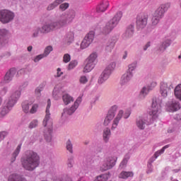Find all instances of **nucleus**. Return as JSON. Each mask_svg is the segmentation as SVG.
I'll list each match as a JSON object with an SVG mask.
<instances>
[{
	"instance_id": "obj_1",
	"label": "nucleus",
	"mask_w": 181,
	"mask_h": 181,
	"mask_svg": "<svg viewBox=\"0 0 181 181\" xmlns=\"http://www.w3.org/2000/svg\"><path fill=\"white\" fill-rule=\"evenodd\" d=\"M74 19V12H71L69 14H62L59 20L54 21L49 24H45L42 26L40 30L41 33H49L51 30H57L62 29L70 23Z\"/></svg>"
},
{
	"instance_id": "obj_2",
	"label": "nucleus",
	"mask_w": 181,
	"mask_h": 181,
	"mask_svg": "<svg viewBox=\"0 0 181 181\" xmlns=\"http://www.w3.org/2000/svg\"><path fill=\"white\" fill-rule=\"evenodd\" d=\"M40 163V158L37 153L33 151H27L25 155L21 158V165L25 170L33 172Z\"/></svg>"
},
{
	"instance_id": "obj_3",
	"label": "nucleus",
	"mask_w": 181,
	"mask_h": 181,
	"mask_svg": "<svg viewBox=\"0 0 181 181\" xmlns=\"http://www.w3.org/2000/svg\"><path fill=\"white\" fill-rule=\"evenodd\" d=\"M42 125L44 127L43 136L46 142H52L53 141V119L50 117V115H46Z\"/></svg>"
},
{
	"instance_id": "obj_4",
	"label": "nucleus",
	"mask_w": 181,
	"mask_h": 181,
	"mask_svg": "<svg viewBox=\"0 0 181 181\" xmlns=\"http://www.w3.org/2000/svg\"><path fill=\"white\" fill-rule=\"evenodd\" d=\"M158 118V115L156 114H148L139 116L136 121V127L139 129H145L146 125H151L153 124L156 119Z\"/></svg>"
},
{
	"instance_id": "obj_5",
	"label": "nucleus",
	"mask_w": 181,
	"mask_h": 181,
	"mask_svg": "<svg viewBox=\"0 0 181 181\" xmlns=\"http://www.w3.org/2000/svg\"><path fill=\"white\" fill-rule=\"evenodd\" d=\"M21 98V90L14 91L11 95L9 97L8 100L5 102V105L1 110L2 114H8L9 111L13 108L17 101Z\"/></svg>"
},
{
	"instance_id": "obj_6",
	"label": "nucleus",
	"mask_w": 181,
	"mask_h": 181,
	"mask_svg": "<svg viewBox=\"0 0 181 181\" xmlns=\"http://www.w3.org/2000/svg\"><path fill=\"white\" fill-rule=\"evenodd\" d=\"M121 18H122V12H117L115 16L106 23L105 26L103 28V33L104 35H108L115 26L118 25V22L121 21Z\"/></svg>"
},
{
	"instance_id": "obj_7",
	"label": "nucleus",
	"mask_w": 181,
	"mask_h": 181,
	"mask_svg": "<svg viewBox=\"0 0 181 181\" xmlns=\"http://www.w3.org/2000/svg\"><path fill=\"white\" fill-rule=\"evenodd\" d=\"M15 18V13L9 10H0V22L1 23H9L11 21H13Z\"/></svg>"
},
{
	"instance_id": "obj_8",
	"label": "nucleus",
	"mask_w": 181,
	"mask_h": 181,
	"mask_svg": "<svg viewBox=\"0 0 181 181\" xmlns=\"http://www.w3.org/2000/svg\"><path fill=\"white\" fill-rule=\"evenodd\" d=\"M136 68V63H133L129 65V69L127 73L123 74L121 78V81H120L121 84L122 85L127 84V83H128V81H129V80L132 78V72L134 71V70H135Z\"/></svg>"
},
{
	"instance_id": "obj_9",
	"label": "nucleus",
	"mask_w": 181,
	"mask_h": 181,
	"mask_svg": "<svg viewBox=\"0 0 181 181\" xmlns=\"http://www.w3.org/2000/svg\"><path fill=\"white\" fill-rule=\"evenodd\" d=\"M96 59V53H92L90 54V56L86 59V64L83 69V73H90V71L94 69V66H95L94 62H95Z\"/></svg>"
},
{
	"instance_id": "obj_10",
	"label": "nucleus",
	"mask_w": 181,
	"mask_h": 181,
	"mask_svg": "<svg viewBox=\"0 0 181 181\" xmlns=\"http://www.w3.org/2000/svg\"><path fill=\"white\" fill-rule=\"evenodd\" d=\"M148 15L144 13L139 14L136 17V25L138 29H144L148 25Z\"/></svg>"
},
{
	"instance_id": "obj_11",
	"label": "nucleus",
	"mask_w": 181,
	"mask_h": 181,
	"mask_svg": "<svg viewBox=\"0 0 181 181\" xmlns=\"http://www.w3.org/2000/svg\"><path fill=\"white\" fill-rule=\"evenodd\" d=\"M95 33L94 31H90L83 38L81 43V49H87L88 46L93 43V40H94V36Z\"/></svg>"
},
{
	"instance_id": "obj_12",
	"label": "nucleus",
	"mask_w": 181,
	"mask_h": 181,
	"mask_svg": "<svg viewBox=\"0 0 181 181\" xmlns=\"http://www.w3.org/2000/svg\"><path fill=\"white\" fill-rule=\"evenodd\" d=\"M173 88L172 83L170 82H162L160 87V93L162 97H168V93H170V90Z\"/></svg>"
},
{
	"instance_id": "obj_13",
	"label": "nucleus",
	"mask_w": 181,
	"mask_h": 181,
	"mask_svg": "<svg viewBox=\"0 0 181 181\" xmlns=\"http://www.w3.org/2000/svg\"><path fill=\"white\" fill-rule=\"evenodd\" d=\"M160 104H162V100L158 98H153L152 99L151 108V114H158V112H160Z\"/></svg>"
},
{
	"instance_id": "obj_14",
	"label": "nucleus",
	"mask_w": 181,
	"mask_h": 181,
	"mask_svg": "<svg viewBox=\"0 0 181 181\" xmlns=\"http://www.w3.org/2000/svg\"><path fill=\"white\" fill-rule=\"evenodd\" d=\"M170 7V4L169 3L161 4L160 6L156 10L153 15L157 16V18H160V19H162V18H163L165 12L168 11V9H169Z\"/></svg>"
},
{
	"instance_id": "obj_15",
	"label": "nucleus",
	"mask_w": 181,
	"mask_h": 181,
	"mask_svg": "<svg viewBox=\"0 0 181 181\" xmlns=\"http://www.w3.org/2000/svg\"><path fill=\"white\" fill-rule=\"evenodd\" d=\"M16 74V69L11 68L9 71H8L4 76V83H7L11 81L13 76Z\"/></svg>"
},
{
	"instance_id": "obj_16",
	"label": "nucleus",
	"mask_w": 181,
	"mask_h": 181,
	"mask_svg": "<svg viewBox=\"0 0 181 181\" xmlns=\"http://www.w3.org/2000/svg\"><path fill=\"white\" fill-rule=\"evenodd\" d=\"M170 147V144H167L165 146H164L161 149L157 151L153 156L150 159L151 162H155V160H156V159H158V158H159V156H160V155L163 154L165 153V150L168 149V148Z\"/></svg>"
},
{
	"instance_id": "obj_17",
	"label": "nucleus",
	"mask_w": 181,
	"mask_h": 181,
	"mask_svg": "<svg viewBox=\"0 0 181 181\" xmlns=\"http://www.w3.org/2000/svg\"><path fill=\"white\" fill-rule=\"evenodd\" d=\"M108 6H110V3L108 1H103L97 6L96 12H98V13L105 12Z\"/></svg>"
},
{
	"instance_id": "obj_18",
	"label": "nucleus",
	"mask_w": 181,
	"mask_h": 181,
	"mask_svg": "<svg viewBox=\"0 0 181 181\" xmlns=\"http://www.w3.org/2000/svg\"><path fill=\"white\" fill-rule=\"evenodd\" d=\"M110 75H111L110 71L105 69L103 72L101 74L100 76L99 77L98 83L103 84L104 81H107V80H108Z\"/></svg>"
},
{
	"instance_id": "obj_19",
	"label": "nucleus",
	"mask_w": 181,
	"mask_h": 181,
	"mask_svg": "<svg viewBox=\"0 0 181 181\" xmlns=\"http://www.w3.org/2000/svg\"><path fill=\"white\" fill-rule=\"evenodd\" d=\"M168 110L171 112H174V111H178L180 110V104L178 102L173 101L168 105Z\"/></svg>"
},
{
	"instance_id": "obj_20",
	"label": "nucleus",
	"mask_w": 181,
	"mask_h": 181,
	"mask_svg": "<svg viewBox=\"0 0 181 181\" xmlns=\"http://www.w3.org/2000/svg\"><path fill=\"white\" fill-rule=\"evenodd\" d=\"M132 36H134V25H130L123 34V39H129V37H132Z\"/></svg>"
},
{
	"instance_id": "obj_21",
	"label": "nucleus",
	"mask_w": 181,
	"mask_h": 181,
	"mask_svg": "<svg viewBox=\"0 0 181 181\" xmlns=\"http://www.w3.org/2000/svg\"><path fill=\"white\" fill-rule=\"evenodd\" d=\"M104 160L105 161L106 164H107L109 168H110V169H112V168H114L115 165H116L117 163V157L109 156L106 158Z\"/></svg>"
},
{
	"instance_id": "obj_22",
	"label": "nucleus",
	"mask_w": 181,
	"mask_h": 181,
	"mask_svg": "<svg viewBox=\"0 0 181 181\" xmlns=\"http://www.w3.org/2000/svg\"><path fill=\"white\" fill-rule=\"evenodd\" d=\"M81 101H83V95L79 96L76 100L74 102V105H72L69 109V112L72 113L76 112V110L78 108V105L81 104Z\"/></svg>"
},
{
	"instance_id": "obj_23",
	"label": "nucleus",
	"mask_w": 181,
	"mask_h": 181,
	"mask_svg": "<svg viewBox=\"0 0 181 181\" xmlns=\"http://www.w3.org/2000/svg\"><path fill=\"white\" fill-rule=\"evenodd\" d=\"M110 138H111V129L110 128H105L103 132V139L105 144L110 142Z\"/></svg>"
},
{
	"instance_id": "obj_24",
	"label": "nucleus",
	"mask_w": 181,
	"mask_h": 181,
	"mask_svg": "<svg viewBox=\"0 0 181 181\" xmlns=\"http://www.w3.org/2000/svg\"><path fill=\"white\" fill-rule=\"evenodd\" d=\"M21 149H22V144H18L11 155V162L13 163L16 160L18 155L21 153Z\"/></svg>"
},
{
	"instance_id": "obj_25",
	"label": "nucleus",
	"mask_w": 181,
	"mask_h": 181,
	"mask_svg": "<svg viewBox=\"0 0 181 181\" xmlns=\"http://www.w3.org/2000/svg\"><path fill=\"white\" fill-rule=\"evenodd\" d=\"M119 179H128V177H134V172L132 171H122L119 175Z\"/></svg>"
},
{
	"instance_id": "obj_26",
	"label": "nucleus",
	"mask_w": 181,
	"mask_h": 181,
	"mask_svg": "<svg viewBox=\"0 0 181 181\" xmlns=\"http://www.w3.org/2000/svg\"><path fill=\"white\" fill-rule=\"evenodd\" d=\"M131 158V155L129 153H127L124 156L123 160L119 164L120 169H125L127 168V165L128 164V160H129Z\"/></svg>"
},
{
	"instance_id": "obj_27",
	"label": "nucleus",
	"mask_w": 181,
	"mask_h": 181,
	"mask_svg": "<svg viewBox=\"0 0 181 181\" xmlns=\"http://www.w3.org/2000/svg\"><path fill=\"white\" fill-rule=\"evenodd\" d=\"M8 181H27V180L26 179H25L24 177H22L18 175L12 174L8 177Z\"/></svg>"
},
{
	"instance_id": "obj_28",
	"label": "nucleus",
	"mask_w": 181,
	"mask_h": 181,
	"mask_svg": "<svg viewBox=\"0 0 181 181\" xmlns=\"http://www.w3.org/2000/svg\"><path fill=\"white\" fill-rule=\"evenodd\" d=\"M114 114H108L107 116L105 117L104 122H103V125L105 127H108L111 124V121L114 119Z\"/></svg>"
},
{
	"instance_id": "obj_29",
	"label": "nucleus",
	"mask_w": 181,
	"mask_h": 181,
	"mask_svg": "<svg viewBox=\"0 0 181 181\" xmlns=\"http://www.w3.org/2000/svg\"><path fill=\"white\" fill-rule=\"evenodd\" d=\"M62 99H63V101H64V103L65 104V105H69V104H70V103H73V101H74V99L73 98V97H71L69 94H64L62 96Z\"/></svg>"
},
{
	"instance_id": "obj_30",
	"label": "nucleus",
	"mask_w": 181,
	"mask_h": 181,
	"mask_svg": "<svg viewBox=\"0 0 181 181\" xmlns=\"http://www.w3.org/2000/svg\"><path fill=\"white\" fill-rule=\"evenodd\" d=\"M6 33H8V31H6V30H0V47H2V46L5 45V41L4 40V39L5 36H6Z\"/></svg>"
},
{
	"instance_id": "obj_31",
	"label": "nucleus",
	"mask_w": 181,
	"mask_h": 181,
	"mask_svg": "<svg viewBox=\"0 0 181 181\" xmlns=\"http://www.w3.org/2000/svg\"><path fill=\"white\" fill-rule=\"evenodd\" d=\"M65 0H55L54 3L49 4L47 7V11H52L56 8V6H59L60 4L64 2Z\"/></svg>"
},
{
	"instance_id": "obj_32",
	"label": "nucleus",
	"mask_w": 181,
	"mask_h": 181,
	"mask_svg": "<svg viewBox=\"0 0 181 181\" xmlns=\"http://www.w3.org/2000/svg\"><path fill=\"white\" fill-rule=\"evenodd\" d=\"M121 118H122V114H118L114 121L113 123L112 124V127L111 129H115V128H117V127H118V123L119 122V120L121 119Z\"/></svg>"
},
{
	"instance_id": "obj_33",
	"label": "nucleus",
	"mask_w": 181,
	"mask_h": 181,
	"mask_svg": "<svg viewBox=\"0 0 181 181\" xmlns=\"http://www.w3.org/2000/svg\"><path fill=\"white\" fill-rule=\"evenodd\" d=\"M110 179V173L102 174L96 177L95 181H107Z\"/></svg>"
},
{
	"instance_id": "obj_34",
	"label": "nucleus",
	"mask_w": 181,
	"mask_h": 181,
	"mask_svg": "<svg viewBox=\"0 0 181 181\" xmlns=\"http://www.w3.org/2000/svg\"><path fill=\"white\" fill-rule=\"evenodd\" d=\"M115 46V41H109L106 45L105 50L107 53L112 52L114 47Z\"/></svg>"
},
{
	"instance_id": "obj_35",
	"label": "nucleus",
	"mask_w": 181,
	"mask_h": 181,
	"mask_svg": "<svg viewBox=\"0 0 181 181\" xmlns=\"http://www.w3.org/2000/svg\"><path fill=\"white\" fill-rule=\"evenodd\" d=\"M174 94L178 100H181V84H179L175 87Z\"/></svg>"
},
{
	"instance_id": "obj_36",
	"label": "nucleus",
	"mask_w": 181,
	"mask_h": 181,
	"mask_svg": "<svg viewBox=\"0 0 181 181\" xmlns=\"http://www.w3.org/2000/svg\"><path fill=\"white\" fill-rule=\"evenodd\" d=\"M170 46V40H166L164 41L161 46L160 47V52H165L166 50V47H169Z\"/></svg>"
},
{
	"instance_id": "obj_37",
	"label": "nucleus",
	"mask_w": 181,
	"mask_h": 181,
	"mask_svg": "<svg viewBox=\"0 0 181 181\" xmlns=\"http://www.w3.org/2000/svg\"><path fill=\"white\" fill-rule=\"evenodd\" d=\"M73 40H74V33L73 32L68 33L66 37V41L68 43H71Z\"/></svg>"
},
{
	"instance_id": "obj_38",
	"label": "nucleus",
	"mask_w": 181,
	"mask_h": 181,
	"mask_svg": "<svg viewBox=\"0 0 181 181\" xmlns=\"http://www.w3.org/2000/svg\"><path fill=\"white\" fill-rule=\"evenodd\" d=\"M159 21H160V18L159 17L153 15V18H151L152 26H156V25L159 23Z\"/></svg>"
},
{
	"instance_id": "obj_39",
	"label": "nucleus",
	"mask_w": 181,
	"mask_h": 181,
	"mask_svg": "<svg viewBox=\"0 0 181 181\" xmlns=\"http://www.w3.org/2000/svg\"><path fill=\"white\" fill-rule=\"evenodd\" d=\"M111 169L108 164L104 160L102 165H100L101 172H105V170H110Z\"/></svg>"
},
{
	"instance_id": "obj_40",
	"label": "nucleus",
	"mask_w": 181,
	"mask_h": 181,
	"mask_svg": "<svg viewBox=\"0 0 181 181\" xmlns=\"http://www.w3.org/2000/svg\"><path fill=\"white\" fill-rule=\"evenodd\" d=\"M37 110H39V104L35 103L32 105L30 112V114H35V112H37Z\"/></svg>"
},
{
	"instance_id": "obj_41",
	"label": "nucleus",
	"mask_w": 181,
	"mask_h": 181,
	"mask_svg": "<svg viewBox=\"0 0 181 181\" xmlns=\"http://www.w3.org/2000/svg\"><path fill=\"white\" fill-rule=\"evenodd\" d=\"M66 149L70 153H73V143L71 140L66 141Z\"/></svg>"
},
{
	"instance_id": "obj_42",
	"label": "nucleus",
	"mask_w": 181,
	"mask_h": 181,
	"mask_svg": "<svg viewBox=\"0 0 181 181\" xmlns=\"http://www.w3.org/2000/svg\"><path fill=\"white\" fill-rule=\"evenodd\" d=\"M38 124H39V122H37V120H36V119L33 120L30 123L28 127L30 129H33V128H36V127H37Z\"/></svg>"
},
{
	"instance_id": "obj_43",
	"label": "nucleus",
	"mask_w": 181,
	"mask_h": 181,
	"mask_svg": "<svg viewBox=\"0 0 181 181\" xmlns=\"http://www.w3.org/2000/svg\"><path fill=\"white\" fill-rule=\"evenodd\" d=\"M150 90H151V88L144 87L141 90V93H140L141 95H142L143 97H145V95H146L148 93H149Z\"/></svg>"
},
{
	"instance_id": "obj_44",
	"label": "nucleus",
	"mask_w": 181,
	"mask_h": 181,
	"mask_svg": "<svg viewBox=\"0 0 181 181\" xmlns=\"http://www.w3.org/2000/svg\"><path fill=\"white\" fill-rule=\"evenodd\" d=\"M22 108L24 112H28L29 111V103L28 102H24L22 103Z\"/></svg>"
},
{
	"instance_id": "obj_45",
	"label": "nucleus",
	"mask_w": 181,
	"mask_h": 181,
	"mask_svg": "<svg viewBox=\"0 0 181 181\" xmlns=\"http://www.w3.org/2000/svg\"><path fill=\"white\" fill-rule=\"evenodd\" d=\"M53 51V47L52 46H48L45 48V52H44V56H49V54H50V52Z\"/></svg>"
},
{
	"instance_id": "obj_46",
	"label": "nucleus",
	"mask_w": 181,
	"mask_h": 181,
	"mask_svg": "<svg viewBox=\"0 0 181 181\" xmlns=\"http://www.w3.org/2000/svg\"><path fill=\"white\" fill-rule=\"evenodd\" d=\"M116 66H117V64H115V62H112L107 66V67L105 69V70H110V74H111V71H112V70H114V69H115Z\"/></svg>"
},
{
	"instance_id": "obj_47",
	"label": "nucleus",
	"mask_w": 181,
	"mask_h": 181,
	"mask_svg": "<svg viewBox=\"0 0 181 181\" xmlns=\"http://www.w3.org/2000/svg\"><path fill=\"white\" fill-rule=\"evenodd\" d=\"M117 110H118V106L113 105L112 106L108 111L109 114H115L117 112Z\"/></svg>"
},
{
	"instance_id": "obj_48",
	"label": "nucleus",
	"mask_w": 181,
	"mask_h": 181,
	"mask_svg": "<svg viewBox=\"0 0 181 181\" xmlns=\"http://www.w3.org/2000/svg\"><path fill=\"white\" fill-rule=\"evenodd\" d=\"M8 136L7 132H0V142H2Z\"/></svg>"
},
{
	"instance_id": "obj_49",
	"label": "nucleus",
	"mask_w": 181,
	"mask_h": 181,
	"mask_svg": "<svg viewBox=\"0 0 181 181\" xmlns=\"http://www.w3.org/2000/svg\"><path fill=\"white\" fill-rule=\"evenodd\" d=\"M71 60V57H70V54H65L63 57V62L64 63H69Z\"/></svg>"
},
{
	"instance_id": "obj_50",
	"label": "nucleus",
	"mask_w": 181,
	"mask_h": 181,
	"mask_svg": "<svg viewBox=\"0 0 181 181\" xmlns=\"http://www.w3.org/2000/svg\"><path fill=\"white\" fill-rule=\"evenodd\" d=\"M77 64H78L77 61L71 62L69 64V67H68L69 70H71V69H74V67H76V66H77Z\"/></svg>"
},
{
	"instance_id": "obj_51",
	"label": "nucleus",
	"mask_w": 181,
	"mask_h": 181,
	"mask_svg": "<svg viewBox=\"0 0 181 181\" xmlns=\"http://www.w3.org/2000/svg\"><path fill=\"white\" fill-rule=\"evenodd\" d=\"M79 82L81 83V84H86L88 82V79L86 76H82L79 78Z\"/></svg>"
},
{
	"instance_id": "obj_52",
	"label": "nucleus",
	"mask_w": 181,
	"mask_h": 181,
	"mask_svg": "<svg viewBox=\"0 0 181 181\" xmlns=\"http://www.w3.org/2000/svg\"><path fill=\"white\" fill-rule=\"evenodd\" d=\"M153 172V167L152 166V163H148L147 165L146 173L149 175V173H152Z\"/></svg>"
},
{
	"instance_id": "obj_53",
	"label": "nucleus",
	"mask_w": 181,
	"mask_h": 181,
	"mask_svg": "<svg viewBox=\"0 0 181 181\" xmlns=\"http://www.w3.org/2000/svg\"><path fill=\"white\" fill-rule=\"evenodd\" d=\"M67 8H69V4L67 3L62 4L59 6V9H61V11H66Z\"/></svg>"
},
{
	"instance_id": "obj_54",
	"label": "nucleus",
	"mask_w": 181,
	"mask_h": 181,
	"mask_svg": "<svg viewBox=\"0 0 181 181\" xmlns=\"http://www.w3.org/2000/svg\"><path fill=\"white\" fill-rule=\"evenodd\" d=\"M51 105H52V102L50 101V99H48L47 105V108L45 110L46 114H49V112H50V111L49 110H50Z\"/></svg>"
},
{
	"instance_id": "obj_55",
	"label": "nucleus",
	"mask_w": 181,
	"mask_h": 181,
	"mask_svg": "<svg viewBox=\"0 0 181 181\" xmlns=\"http://www.w3.org/2000/svg\"><path fill=\"white\" fill-rule=\"evenodd\" d=\"M43 57H45V54H40V55H37L35 59H34V62L35 63H37V62H39L40 60H41V59H43Z\"/></svg>"
},
{
	"instance_id": "obj_56",
	"label": "nucleus",
	"mask_w": 181,
	"mask_h": 181,
	"mask_svg": "<svg viewBox=\"0 0 181 181\" xmlns=\"http://www.w3.org/2000/svg\"><path fill=\"white\" fill-rule=\"evenodd\" d=\"M73 165H74V160L71 158L68 160V168H73Z\"/></svg>"
},
{
	"instance_id": "obj_57",
	"label": "nucleus",
	"mask_w": 181,
	"mask_h": 181,
	"mask_svg": "<svg viewBox=\"0 0 181 181\" xmlns=\"http://www.w3.org/2000/svg\"><path fill=\"white\" fill-rule=\"evenodd\" d=\"M57 77H60L63 73L62 72V69L60 68H58L57 70Z\"/></svg>"
},
{
	"instance_id": "obj_58",
	"label": "nucleus",
	"mask_w": 181,
	"mask_h": 181,
	"mask_svg": "<svg viewBox=\"0 0 181 181\" xmlns=\"http://www.w3.org/2000/svg\"><path fill=\"white\" fill-rule=\"evenodd\" d=\"M40 31V28H37L33 33V37H36L37 35H39V32Z\"/></svg>"
},
{
	"instance_id": "obj_59",
	"label": "nucleus",
	"mask_w": 181,
	"mask_h": 181,
	"mask_svg": "<svg viewBox=\"0 0 181 181\" xmlns=\"http://www.w3.org/2000/svg\"><path fill=\"white\" fill-rule=\"evenodd\" d=\"M156 86H157L156 82H152L151 83V86L148 87V88H151V89H150V90H152V88H155V87H156Z\"/></svg>"
},
{
	"instance_id": "obj_60",
	"label": "nucleus",
	"mask_w": 181,
	"mask_h": 181,
	"mask_svg": "<svg viewBox=\"0 0 181 181\" xmlns=\"http://www.w3.org/2000/svg\"><path fill=\"white\" fill-rule=\"evenodd\" d=\"M148 47H151V42H148L146 45L144 47V50H148Z\"/></svg>"
},
{
	"instance_id": "obj_61",
	"label": "nucleus",
	"mask_w": 181,
	"mask_h": 181,
	"mask_svg": "<svg viewBox=\"0 0 181 181\" xmlns=\"http://www.w3.org/2000/svg\"><path fill=\"white\" fill-rule=\"evenodd\" d=\"M175 119H177V121H181V115L180 114L175 115Z\"/></svg>"
},
{
	"instance_id": "obj_62",
	"label": "nucleus",
	"mask_w": 181,
	"mask_h": 181,
	"mask_svg": "<svg viewBox=\"0 0 181 181\" xmlns=\"http://www.w3.org/2000/svg\"><path fill=\"white\" fill-rule=\"evenodd\" d=\"M41 91H42V88H37L35 89V94H40Z\"/></svg>"
},
{
	"instance_id": "obj_63",
	"label": "nucleus",
	"mask_w": 181,
	"mask_h": 181,
	"mask_svg": "<svg viewBox=\"0 0 181 181\" xmlns=\"http://www.w3.org/2000/svg\"><path fill=\"white\" fill-rule=\"evenodd\" d=\"M128 56V52L127 51L124 52V54H123L122 59L125 60Z\"/></svg>"
},
{
	"instance_id": "obj_64",
	"label": "nucleus",
	"mask_w": 181,
	"mask_h": 181,
	"mask_svg": "<svg viewBox=\"0 0 181 181\" xmlns=\"http://www.w3.org/2000/svg\"><path fill=\"white\" fill-rule=\"evenodd\" d=\"M123 117V118H124V119H127V118H129V115L128 114H124V115H122V117Z\"/></svg>"
}]
</instances>
